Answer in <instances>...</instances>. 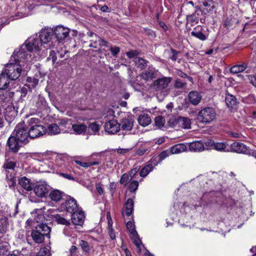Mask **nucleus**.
Segmentation results:
<instances>
[{
	"mask_svg": "<svg viewBox=\"0 0 256 256\" xmlns=\"http://www.w3.org/2000/svg\"><path fill=\"white\" fill-rule=\"evenodd\" d=\"M33 214L35 221L33 222V227L35 228V230H33V240L37 244H41L44 240V236L50 234V229L44 223L45 218L42 208L35 209Z\"/></svg>",
	"mask_w": 256,
	"mask_h": 256,
	"instance_id": "1",
	"label": "nucleus"
},
{
	"mask_svg": "<svg viewBox=\"0 0 256 256\" xmlns=\"http://www.w3.org/2000/svg\"><path fill=\"white\" fill-rule=\"evenodd\" d=\"M54 34V30L48 27H44L38 32L40 42H33V59L38 60L46 55V50L42 44H47L50 41Z\"/></svg>",
	"mask_w": 256,
	"mask_h": 256,
	"instance_id": "2",
	"label": "nucleus"
},
{
	"mask_svg": "<svg viewBox=\"0 0 256 256\" xmlns=\"http://www.w3.org/2000/svg\"><path fill=\"white\" fill-rule=\"evenodd\" d=\"M32 118H28L26 122H21L16 126L12 132L17 140L22 144H26L32 138L30 134L32 130Z\"/></svg>",
	"mask_w": 256,
	"mask_h": 256,
	"instance_id": "3",
	"label": "nucleus"
},
{
	"mask_svg": "<svg viewBox=\"0 0 256 256\" xmlns=\"http://www.w3.org/2000/svg\"><path fill=\"white\" fill-rule=\"evenodd\" d=\"M25 50L30 52L32 51V40L30 38H28L20 48L14 50L10 58V62L19 64L21 62H24L27 56Z\"/></svg>",
	"mask_w": 256,
	"mask_h": 256,
	"instance_id": "4",
	"label": "nucleus"
},
{
	"mask_svg": "<svg viewBox=\"0 0 256 256\" xmlns=\"http://www.w3.org/2000/svg\"><path fill=\"white\" fill-rule=\"evenodd\" d=\"M216 116L215 108L212 106H208L198 112L197 120L200 122L206 125L214 122L216 118Z\"/></svg>",
	"mask_w": 256,
	"mask_h": 256,
	"instance_id": "5",
	"label": "nucleus"
},
{
	"mask_svg": "<svg viewBox=\"0 0 256 256\" xmlns=\"http://www.w3.org/2000/svg\"><path fill=\"white\" fill-rule=\"evenodd\" d=\"M5 74L12 80L17 79L20 74L22 72V64L10 62L7 64L5 68Z\"/></svg>",
	"mask_w": 256,
	"mask_h": 256,
	"instance_id": "6",
	"label": "nucleus"
},
{
	"mask_svg": "<svg viewBox=\"0 0 256 256\" xmlns=\"http://www.w3.org/2000/svg\"><path fill=\"white\" fill-rule=\"evenodd\" d=\"M50 186L45 182H38L33 188V191L40 198L44 197L48 194Z\"/></svg>",
	"mask_w": 256,
	"mask_h": 256,
	"instance_id": "7",
	"label": "nucleus"
},
{
	"mask_svg": "<svg viewBox=\"0 0 256 256\" xmlns=\"http://www.w3.org/2000/svg\"><path fill=\"white\" fill-rule=\"evenodd\" d=\"M69 33L70 29L62 26H57L54 30V34H55L56 38L60 42L65 40L68 36Z\"/></svg>",
	"mask_w": 256,
	"mask_h": 256,
	"instance_id": "8",
	"label": "nucleus"
},
{
	"mask_svg": "<svg viewBox=\"0 0 256 256\" xmlns=\"http://www.w3.org/2000/svg\"><path fill=\"white\" fill-rule=\"evenodd\" d=\"M104 128L106 132L110 134H114L119 131L120 124L117 120H112L106 122Z\"/></svg>",
	"mask_w": 256,
	"mask_h": 256,
	"instance_id": "9",
	"label": "nucleus"
},
{
	"mask_svg": "<svg viewBox=\"0 0 256 256\" xmlns=\"http://www.w3.org/2000/svg\"><path fill=\"white\" fill-rule=\"evenodd\" d=\"M138 168H137L132 169L128 173L123 174L120 178V182L126 186L133 178H136Z\"/></svg>",
	"mask_w": 256,
	"mask_h": 256,
	"instance_id": "10",
	"label": "nucleus"
},
{
	"mask_svg": "<svg viewBox=\"0 0 256 256\" xmlns=\"http://www.w3.org/2000/svg\"><path fill=\"white\" fill-rule=\"evenodd\" d=\"M4 118L9 123L12 122L17 115V111L12 104L8 105L4 110Z\"/></svg>",
	"mask_w": 256,
	"mask_h": 256,
	"instance_id": "11",
	"label": "nucleus"
},
{
	"mask_svg": "<svg viewBox=\"0 0 256 256\" xmlns=\"http://www.w3.org/2000/svg\"><path fill=\"white\" fill-rule=\"evenodd\" d=\"M72 124L71 120L67 118L60 120L58 122V126L60 128V132L62 133L72 132Z\"/></svg>",
	"mask_w": 256,
	"mask_h": 256,
	"instance_id": "12",
	"label": "nucleus"
},
{
	"mask_svg": "<svg viewBox=\"0 0 256 256\" xmlns=\"http://www.w3.org/2000/svg\"><path fill=\"white\" fill-rule=\"evenodd\" d=\"M171 81V78L164 77L158 78L154 82V86L156 90H161L166 88Z\"/></svg>",
	"mask_w": 256,
	"mask_h": 256,
	"instance_id": "13",
	"label": "nucleus"
},
{
	"mask_svg": "<svg viewBox=\"0 0 256 256\" xmlns=\"http://www.w3.org/2000/svg\"><path fill=\"white\" fill-rule=\"evenodd\" d=\"M134 118L128 116L122 120L120 124L122 130H130L134 126Z\"/></svg>",
	"mask_w": 256,
	"mask_h": 256,
	"instance_id": "14",
	"label": "nucleus"
},
{
	"mask_svg": "<svg viewBox=\"0 0 256 256\" xmlns=\"http://www.w3.org/2000/svg\"><path fill=\"white\" fill-rule=\"evenodd\" d=\"M90 42V46L94 48H98V46L100 47L102 46L108 47V42L101 38L98 35L95 36L94 38H91Z\"/></svg>",
	"mask_w": 256,
	"mask_h": 256,
	"instance_id": "15",
	"label": "nucleus"
},
{
	"mask_svg": "<svg viewBox=\"0 0 256 256\" xmlns=\"http://www.w3.org/2000/svg\"><path fill=\"white\" fill-rule=\"evenodd\" d=\"M84 219V213L81 210H77L72 214V221L75 225H81Z\"/></svg>",
	"mask_w": 256,
	"mask_h": 256,
	"instance_id": "16",
	"label": "nucleus"
},
{
	"mask_svg": "<svg viewBox=\"0 0 256 256\" xmlns=\"http://www.w3.org/2000/svg\"><path fill=\"white\" fill-rule=\"evenodd\" d=\"M204 29L200 26H196L192 32L191 35L200 40L204 41L208 38V35L204 33Z\"/></svg>",
	"mask_w": 256,
	"mask_h": 256,
	"instance_id": "17",
	"label": "nucleus"
},
{
	"mask_svg": "<svg viewBox=\"0 0 256 256\" xmlns=\"http://www.w3.org/2000/svg\"><path fill=\"white\" fill-rule=\"evenodd\" d=\"M188 98L190 102L194 105L196 106L200 104L202 100V96L200 92L196 90H192L189 92Z\"/></svg>",
	"mask_w": 256,
	"mask_h": 256,
	"instance_id": "18",
	"label": "nucleus"
},
{
	"mask_svg": "<svg viewBox=\"0 0 256 256\" xmlns=\"http://www.w3.org/2000/svg\"><path fill=\"white\" fill-rule=\"evenodd\" d=\"M20 144H22V142H19V141L17 140V138L14 136H10L8 140V145L11 150L14 152H18L20 146Z\"/></svg>",
	"mask_w": 256,
	"mask_h": 256,
	"instance_id": "19",
	"label": "nucleus"
},
{
	"mask_svg": "<svg viewBox=\"0 0 256 256\" xmlns=\"http://www.w3.org/2000/svg\"><path fill=\"white\" fill-rule=\"evenodd\" d=\"M231 150L240 154H244L248 151L247 146L240 142H234L230 145Z\"/></svg>",
	"mask_w": 256,
	"mask_h": 256,
	"instance_id": "20",
	"label": "nucleus"
},
{
	"mask_svg": "<svg viewBox=\"0 0 256 256\" xmlns=\"http://www.w3.org/2000/svg\"><path fill=\"white\" fill-rule=\"evenodd\" d=\"M72 128L70 134L80 135L86 132L87 126L84 124H72Z\"/></svg>",
	"mask_w": 256,
	"mask_h": 256,
	"instance_id": "21",
	"label": "nucleus"
},
{
	"mask_svg": "<svg viewBox=\"0 0 256 256\" xmlns=\"http://www.w3.org/2000/svg\"><path fill=\"white\" fill-rule=\"evenodd\" d=\"M174 122L176 123H178V124L182 128L188 129L190 128L191 121L188 118L178 116Z\"/></svg>",
	"mask_w": 256,
	"mask_h": 256,
	"instance_id": "22",
	"label": "nucleus"
},
{
	"mask_svg": "<svg viewBox=\"0 0 256 256\" xmlns=\"http://www.w3.org/2000/svg\"><path fill=\"white\" fill-rule=\"evenodd\" d=\"M66 210L67 212L72 214L78 210V204L76 200L74 198H70L66 200L65 204Z\"/></svg>",
	"mask_w": 256,
	"mask_h": 256,
	"instance_id": "23",
	"label": "nucleus"
},
{
	"mask_svg": "<svg viewBox=\"0 0 256 256\" xmlns=\"http://www.w3.org/2000/svg\"><path fill=\"white\" fill-rule=\"evenodd\" d=\"M202 14V12L200 10H196V12L191 15L187 16L188 24L190 26H194L198 22L200 19V16Z\"/></svg>",
	"mask_w": 256,
	"mask_h": 256,
	"instance_id": "24",
	"label": "nucleus"
},
{
	"mask_svg": "<svg viewBox=\"0 0 256 256\" xmlns=\"http://www.w3.org/2000/svg\"><path fill=\"white\" fill-rule=\"evenodd\" d=\"M46 129L42 125L33 126V138H38L46 134Z\"/></svg>",
	"mask_w": 256,
	"mask_h": 256,
	"instance_id": "25",
	"label": "nucleus"
},
{
	"mask_svg": "<svg viewBox=\"0 0 256 256\" xmlns=\"http://www.w3.org/2000/svg\"><path fill=\"white\" fill-rule=\"evenodd\" d=\"M138 121L140 126H146L151 123L152 120L148 114L143 113L139 115Z\"/></svg>",
	"mask_w": 256,
	"mask_h": 256,
	"instance_id": "26",
	"label": "nucleus"
},
{
	"mask_svg": "<svg viewBox=\"0 0 256 256\" xmlns=\"http://www.w3.org/2000/svg\"><path fill=\"white\" fill-rule=\"evenodd\" d=\"M32 220L28 219L26 222V240L28 244L30 245L32 244Z\"/></svg>",
	"mask_w": 256,
	"mask_h": 256,
	"instance_id": "27",
	"label": "nucleus"
},
{
	"mask_svg": "<svg viewBox=\"0 0 256 256\" xmlns=\"http://www.w3.org/2000/svg\"><path fill=\"white\" fill-rule=\"evenodd\" d=\"M189 149L191 152H200L204 150V147L200 141H196L190 143Z\"/></svg>",
	"mask_w": 256,
	"mask_h": 256,
	"instance_id": "28",
	"label": "nucleus"
},
{
	"mask_svg": "<svg viewBox=\"0 0 256 256\" xmlns=\"http://www.w3.org/2000/svg\"><path fill=\"white\" fill-rule=\"evenodd\" d=\"M156 72L154 68H148L141 74L140 77L146 80H150L156 76Z\"/></svg>",
	"mask_w": 256,
	"mask_h": 256,
	"instance_id": "29",
	"label": "nucleus"
},
{
	"mask_svg": "<svg viewBox=\"0 0 256 256\" xmlns=\"http://www.w3.org/2000/svg\"><path fill=\"white\" fill-rule=\"evenodd\" d=\"M18 184L26 191L32 190V183L30 180L25 176L22 177L18 180Z\"/></svg>",
	"mask_w": 256,
	"mask_h": 256,
	"instance_id": "30",
	"label": "nucleus"
},
{
	"mask_svg": "<svg viewBox=\"0 0 256 256\" xmlns=\"http://www.w3.org/2000/svg\"><path fill=\"white\" fill-rule=\"evenodd\" d=\"M172 154H178L184 152L186 150V146L184 144H179L170 148Z\"/></svg>",
	"mask_w": 256,
	"mask_h": 256,
	"instance_id": "31",
	"label": "nucleus"
},
{
	"mask_svg": "<svg viewBox=\"0 0 256 256\" xmlns=\"http://www.w3.org/2000/svg\"><path fill=\"white\" fill-rule=\"evenodd\" d=\"M134 208V201L132 198H128L125 204V210L122 211V214L124 216L126 214L127 216H130Z\"/></svg>",
	"mask_w": 256,
	"mask_h": 256,
	"instance_id": "32",
	"label": "nucleus"
},
{
	"mask_svg": "<svg viewBox=\"0 0 256 256\" xmlns=\"http://www.w3.org/2000/svg\"><path fill=\"white\" fill-rule=\"evenodd\" d=\"M131 239L133 241V243L136 247L137 250L138 252H140L142 248L144 247L142 242L139 238L138 233L135 234L130 236Z\"/></svg>",
	"mask_w": 256,
	"mask_h": 256,
	"instance_id": "33",
	"label": "nucleus"
},
{
	"mask_svg": "<svg viewBox=\"0 0 256 256\" xmlns=\"http://www.w3.org/2000/svg\"><path fill=\"white\" fill-rule=\"evenodd\" d=\"M63 192L59 190H55L50 192L49 198L54 202H58L60 200L62 197Z\"/></svg>",
	"mask_w": 256,
	"mask_h": 256,
	"instance_id": "34",
	"label": "nucleus"
},
{
	"mask_svg": "<svg viewBox=\"0 0 256 256\" xmlns=\"http://www.w3.org/2000/svg\"><path fill=\"white\" fill-rule=\"evenodd\" d=\"M60 132V128L56 124H52L48 126L46 129V132L48 135H56Z\"/></svg>",
	"mask_w": 256,
	"mask_h": 256,
	"instance_id": "35",
	"label": "nucleus"
},
{
	"mask_svg": "<svg viewBox=\"0 0 256 256\" xmlns=\"http://www.w3.org/2000/svg\"><path fill=\"white\" fill-rule=\"evenodd\" d=\"M248 67L246 63H243L241 64L234 66L230 68V72L232 74H236L244 72Z\"/></svg>",
	"mask_w": 256,
	"mask_h": 256,
	"instance_id": "36",
	"label": "nucleus"
},
{
	"mask_svg": "<svg viewBox=\"0 0 256 256\" xmlns=\"http://www.w3.org/2000/svg\"><path fill=\"white\" fill-rule=\"evenodd\" d=\"M8 77L4 72L0 74V90H6L9 84Z\"/></svg>",
	"mask_w": 256,
	"mask_h": 256,
	"instance_id": "37",
	"label": "nucleus"
},
{
	"mask_svg": "<svg viewBox=\"0 0 256 256\" xmlns=\"http://www.w3.org/2000/svg\"><path fill=\"white\" fill-rule=\"evenodd\" d=\"M236 102V98L232 94H228L226 96V103L227 106L230 108H232Z\"/></svg>",
	"mask_w": 256,
	"mask_h": 256,
	"instance_id": "38",
	"label": "nucleus"
},
{
	"mask_svg": "<svg viewBox=\"0 0 256 256\" xmlns=\"http://www.w3.org/2000/svg\"><path fill=\"white\" fill-rule=\"evenodd\" d=\"M45 153L33 152V160L34 162L33 164H36L38 162H42L44 160L46 157Z\"/></svg>",
	"mask_w": 256,
	"mask_h": 256,
	"instance_id": "39",
	"label": "nucleus"
},
{
	"mask_svg": "<svg viewBox=\"0 0 256 256\" xmlns=\"http://www.w3.org/2000/svg\"><path fill=\"white\" fill-rule=\"evenodd\" d=\"M134 61L136 66L141 69H144L147 66V61L142 58L136 57L134 58Z\"/></svg>",
	"mask_w": 256,
	"mask_h": 256,
	"instance_id": "40",
	"label": "nucleus"
},
{
	"mask_svg": "<svg viewBox=\"0 0 256 256\" xmlns=\"http://www.w3.org/2000/svg\"><path fill=\"white\" fill-rule=\"evenodd\" d=\"M154 167L152 164H148L143 167L140 172V176L142 177H146L152 170Z\"/></svg>",
	"mask_w": 256,
	"mask_h": 256,
	"instance_id": "41",
	"label": "nucleus"
},
{
	"mask_svg": "<svg viewBox=\"0 0 256 256\" xmlns=\"http://www.w3.org/2000/svg\"><path fill=\"white\" fill-rule=\"evenodd\" d=\"M128 184V190L131 192H135L137 189L138 188L139 183L138 180H132Z\"/></svg>",
	"mask_w": 256,
	"mask_h": 256,
	"instance_id": "42",
	"label": "nucleus"
},
{
	"mask_svg": "<svg viewBox=\"0 0 256 256\" xmlns=\"http://www.w3.org/2000/svg\"><path fill=\"white\" fill-rule=\"evenodd\" d=\"M226 144L224 142H216L214 144V148L218 151H228V150L226 149Z\"/></svg>",
	"mask_w": 256,
	"mask_h": 256,
	"instance_id": "43",
	"label": "nucleus"
},
{
	"mask_svg": "<svg viewBox=\"0 0 256 256\" xmlns=\"http://www.w3.org/2000/svg\"><path fill=\"white\" fill-rule=\"evenodd\" d=\"M76 162L78 165L84 167V168H88V166H94V165H98L100 164V162L98 160H96L94 162H83L79 160H76Z\"/></svg>",
	"mask_w": 256,
	"mask_h": 256,
	"instance_id": "44",
	"label": "nucleus"
},
{
	"mask_svg": "<svg viewBox=\"0 0 256 256\" xmlns=\"http://www.w3.org/2000/svg\"><path fill=\"white\" fill-rule=\"evenodd\" d=\"M187 83L182 80L176 79L174 83V86L176 88L184 89L186 88Z\"/></svg>",
	"mask_w": 256,
	"mask_h": 256,
	"instance_id": "45",
	"label": "nucleus"
},
{
	"mask_svg": "<svg viewBox=\"0 0 256 256\" xmlns=\"http://www.w3.org/2000/svg\"><path fill=\"white\" fill-rule=\"evenodd\" d=\"M154 122L156 126L158 127V128H160L164 126L165 119L162 116H158L155 118Z\"/></svg>",
	"mask_w": 256,
	"mask_h": 256,
	"instance_id": "46",
	"label": "nucleus"
},
{
	"mask_svg": "<svg viewBox=\"0 0 256 256\" xmlns=\"http://www.w3.org/2000/svg\"><path fill=\"white\" fill-rule=\"evenodd\" d=\"M16 164L14 161L7 160H6L3 167L6 170H14L16 167Z\"/></svg>",
	"mask_w": 256,
	"mask_h": 256,
	"instance_id": "47",
	"label": "nucleus"
},
{
	"mask_svg": "<svg viewBox=\"0 0 256 256\" xmlns=\"http://www.w3.org/2000/svg\"><path fill=\"white\" fill-rule=\"evenodd\" d=\"M79 245L84 252L87 253L90 252V246L87 242L81 240L80 241Z\"/></svg>",
	"mask_w": 256,
	"mask_h": 256,
	"instance_id": "48",
	"label": "nucleus"
},
{
	"mask_svg": "<svg viewBox=\"0 0 256 256\" xmlns=\"http://www.w3.org/2000/svg\"><path fill=\"white\" fill-rule=\"evenodd\" d=\"M89 128L94 132V134H96L99 132L100 126L98 124L92 122L90 124Z\"/></svg>",
	"mask_w": 256,
	"mask_h": 256,
	"instance_id": "49",
	"label": "nucleus"
},
{
	"mask_svg": "<svg viewBox=\"0 0 256 256\" xmlns=\"http://www.w3.org/2000/svg\"><path fill=\"white\" fill-rule=\"evenodd\" d=\"M126 227L130 234V236L137 233L135 229V226L133 222L130 221L128 222L126 224Z\"/></svg>",
	"mask_w": 256,
	"mask_h": 256,
	"instance_id": "50",
	"label": "nucleus"
},
{
	"mask_svg": "<svg viewBox=\"0 0 256 256\" xmlns=\"http://www.w3.org/2000/svg\"><path fill=\"white\" fill-rule=\"evenodd\" d=\"M36 256H50L49 250L46 248H40Z\"/></svg>",
	"mask_w": 256,
	"mask_h": 256,
	"instance_id": "51",
	"label": "nucleus"
},
{
	"mask_svg": "<svg viewBox=\"0 0 256 256\" xmlns=\"http://www.w3.org/2000/svg\"><path fill=\"white\" fill-rule=\"evenodd\" d=\"M8 250V245L4 243L0 245V256H3Z\"/></svg>",
	"mask_w": 256,
	"mask_h": 256,
	"instance_id": "52",
	"label": "nucleus"
},
{
	"mask_svg": "<svg viewBox=\"0 0 256 256\" xmlns=\"http://www.w3.org/2000/svg\"><path fill=\"white\" fill-rule=\"evenodd\" d=\"M110 50L112 54L114 56L117 57L118 54L120 52V48L117 46H110Z\"/></svg>",
	"mask_w": 256,
	"mask_h": 256,
	"instance_id": "53",
	"label": "nucleus"
},
{
	"mask_svg": "<svg viewBox=\"0 0 256 256\" xmlns=\"http://www.w3.org/2000/svg\"><path fill=\"white\" fill-rule=\"evenodd\" d=\"M47 60H52L53 64L56 62L57 58L56 55V52L54 50L50 51L49 56L47 58Z\"/></svg>",
	"mask_w": 256,
	"mask_h": 256,
	"instance_id": "54",
	"label": "nucleus"
},
{
	"mask_svg": "<svg viewBox=\"0 0 256 256\" xmlns=\"http://www.w3.org/2000/svg\"><path fill=\"white\" fill-rule=\"evenodd\" d=\"M172 154L170 153V150L162 152L159 155L160 159L162 160L168 156Z\"/></svg>",
	"mask_w": 256,
	"mask_h": 256,
	"instance_id": "55",
	"label": "nucleus"
},
{
	"mask_svg": "<svg viewBox=\"0 0 256 256\" xmlns=\"http://www.w3.org/2000/svg\"><path fill=\"white\" fill-rule=\"evenodd\" d=\"M56 220L58 224L64 225L67 226L70 224V222L66 219L58 216L56 218Z\"/></svg>",
	"mask_w": 256,
	"mask_h": 256,
	"instance_id": "56",
	"label": "nucleus"
},
{
	"mask_svg": "<svg viewBox=\"0 0 256 256\" xmlns=\"http://www.w3.org/2000/svg\"><path fill=\"white\" fill-rule=\"evenodd\" d=\"M126 56L130 58H134L137 57L136 56L138 54V52L136 50H132L126 52Z\"/></svg>",
	"mask_w": 256,
	"mask_h": 256,
	"instance_id": "57",
	"label": "nucleus"
},
{
	"mask_svg": "<svg viewBox=\"0 0 256 256\" xmlns=\"http://www.w3.org/2000/svg\"><path fill=\"white\" fill-rule=\"evenodd\" d=\"M248 79L250 80V83L256 87V74L254 75L248 76Z\"/></svg>",
	"mask_w": 256,
	"mask_h": 256,
	"instance_id": "58",
	"label": "nucleus"
},
{
	"mask_svg": "<svg viewBox=\"0 0 256 256\" xmlns=\"http://www.w3.org/2000/svg\"><path fill=\"white\" fill-rule=\"evenodd\" d=\"M96 188L98 193L100 195L102 194L104 192V190H103V188H102L101 184H100L99 183L96 184Z\"/></svg>",
	"mask_w": 256,
	"mask_h": 256,
	"instance_id": "59",
	"label": "nucleus"
},
{
	"mask_svg": "<svg viewBox=\"0 0 256 256\" xmlns=\"http://www.w3.org/2000/svg\"><path fill=\"white\" fill-rule=\"evenodd\" d=\"M170 94H171L172 96H176L179 94H180V92L178 90H176L172 88L170 90L169 92Z\"/></svg>",
	"mask_w": 256,
	"mask_h": 256,
	"instance_id": "60",
	"label": "nucleus"
},
{
	"mask_svg": "<svg viewBox=\"0 0 256 256\" xmlns=\"http://www.w3.org/2000/svg\"><path fill=\"white\" fill-rule=\"evenodd\" d=\"M171 52H172V56L170 57V58L173 61H176L177 60V58H178L177 54H178V52H176V50H172Z\"/></svg>",
	"mask_w": 256,
	"mask_h": 256,
	"instance_id": "61",
	"label": "nucleus"
},
{
	"mask_svg": "<svg viewBox=\"0 0 256 256\" xmlns=\"http://www.w3.org/2000/svg\"><path fill=\"white\" fill-rule=\"evenodd\" d=\"M60 175L64 178L70 180H74V178L70 174H64V173H60Z\"/></svg>",
	"mask_w": 256,
	"mask_h": 256,
	"instance_id": "62",
	"label": "nucleus"
},
{
	"mask_svg": "<svg viewBox=\"0 0 256 256\" xmlns=\"http://www.w3.org/2000/svg\"><path fill=\"white\" fill-rule=\"evenodd\" d=\"M129 150H130V149H128V148H119L117 149L116 152L118 154H124L128 152Z\"/></svg>",
	"mask_w": 256,
	"mask_h": 256,
	"instance_id": "63",
	"label": "nucleus"
},
{
	"mask_svg": "<svg viewBox=\"0 0 256 256\" xmlns=\"http://www.w3.org/2000/svg\"><path fill=\"white\" fill-rule=\"evenodd\" d=\"M232 25V24L231 22V20L229 19H226L224 22V26L226 28H230Z\"/></svg>",
	"mask_w": 256,
	"mask_h": 256,
	"instance_id": "64",
	"label": "nucleus"
}]
</instances>
